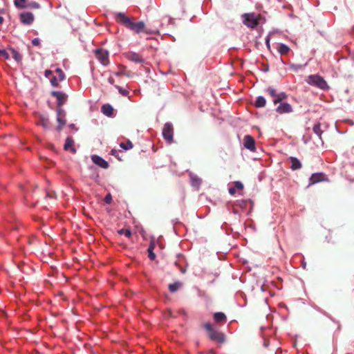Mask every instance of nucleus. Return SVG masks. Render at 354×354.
Here are the masks:
<instances>
[{
	"label": "nucleus",
	"instance_id": "obj_1",
	"mask_svg": "<svg viewBox=\"0 0 354 354\" xmlns=\"http://www.w3.org/2000/svg\"><path fill=\"white\" fill-rule=\"evenodd\" d=\"M243 23L250 28H255L259 24L261 17L254 13H245L242 15Z\"/></svg>",
	"mask_w": 354,
	"mask_h": 354
},
{
	"label": "nucleus",
	"instance_id": "obj_2",
	"mask_svg": "<svg viewBox=\"0 0 354 354\" xmlns=\"http://www.w3.org/2000/svg\"><path fill=\"white\" fill-rule=\"evenodd\" d=\"M307 82L309 84L316 86L321 89L324 90L328 88L324 79L318 75H312L308 76Z\"/></svg>",
	"mask_w": 354,
	"mask_h": 354
},
{
	"label": "nucleus",
	"instance_id": "obj_3",
	"mask_svg": "<svg viewBox=\"0 0 354 354\" xmlns=\"http://www.w3.org/2000/svg\"><path fill=\"white\" fill-rule=\"evenodd\" d=\"M205 328L208 331L209 337L212 340L216 341L220 343H222L225 341L224 335L222 333L214 330L210 324H205Z\"/></svg>",
	"mask_w": 354,
	"mask_h": 354
},
{
	"label": "nucleus",
	"instance_id": "obj_4",
	"mask_svg": "<svg viewBox=\"0 0 354 354\" xmlns=\"http://www.w3.org/2000/svg\"><path fill=\"white\" fill-rule=\"evenodd\" d=\"M95 56L99 62L106 66L109 64V52L104 49L95 50Z\"/></svg>",
	"mask_w": 354,
	"mask_h": 354
},
{
	"label": "nucleus",
	"instance_id": "obj_5",
	"mask_svg": "<svg viewBox=\"0 0 354 354\" xmlns=\"http://www.w3.org/2000/svg\"><path fill=\"white\" fill-rule=\"evenodd\" d=\"M127 28L137 34L141 32H145L148 33L145 29V24L143 21L133 22L131 21Z\"/></svg>",
	"mask_w": 354,
	"mask_h": 354
},
{
	"label": "nucleus",
	"instance_id": "obj_6",
	"mask_svg": "<svg viewBox=\"0 0 354 354\" xmlns=\"http://www.w3.org/2000/svg\"><path fill=\"white\" fill-rule=\"evenodd\" d=\"M174 130L171 123L167 122L162 129V136L169 142L173 140Z\"/></svg>",
	"mask_w": 354,
	"mask_h": 354
},
{
	"label": "nucleus",
	"instance_id": "obj_7",
	"mask_svg": "<svg viewBox=\"0 0 354 354\" xmlns=\"http://www.w3.org/2000/svg\"><path fill=\"white\" fill-rule=\"evenodd\" d=\"M57 76H53L50 79V83L53 86H58L59 83L63 81L65 78V75L61 68H56L55 71Z\"/></svg>",
	"mask_w": 354,
	"mask_h": 354
},
{
	"label": "nucleus",
	"instance_id": "obj_8",
	"mask_svg": "<svg viewBox=\"0 0 354 354\" xmlns=\"http://www.w3.org/2000/svg\"><path fill=\"white\" fill-rule=\"evenodd\" d=\"M19 18L21 22L25 25H30L32 24L35 19L33 14L29 12L21 13L19 16Z\"/></svg>",
	"mask_w": 354,
	"mask_h": 354
},
{
	"label": "nucleus",
	"instance_id": "obj_9",
	"mask_svg": "<svg viewBox=\"0 0 354 354\" xmlns=\"http://www.w3.org/2000/svg\"><path fill=\"white\" fill-rule=\"evenodd\" d=\"M244 147L250 150V151H254L255 150V142L254 138L250 136L246 135L244 137Z\"/></svg>",
	"mask_w": 354,
	"mask_h": 354
},
{
	"label": "nucleus",
	"instance_id": "obj_10",
	"mask_svg": "<svg viewBox=\"0 0 354 354\" xmlns=\"http://www.w3.org/2000/svg\"><path fill=\"white\" fill-rule=\"evenodd\" d=\"M91 160L95 165L102 168L106 169L109 167L108 162L97 155H93L91 156Z\"/></svg>",
	"mask_w": 354,
	"mask_h": 354
},
{
	"label": "nucleus",
	"instance_id": "obj_11",
	"mask_svg": "<svg viewBox=\"0 0 354 354\" xmlns=\"http://www.w3.org/2000/svg\"><path fill=\"white\" fill-rule=\"evenodd\" d=\"M277 112L283 114L290 113L292 111V106L288 103H281L276 109Z\"/></svg>",
	"mask_w": 354,
	"mask_h": 354
},
{
	"label": "nucleus",
	"instance_id": "obj_12",
	"mask_svg": "<svg viewBox=\"0 0 354 354\" xmlns=\"http://www.w3.org/2000/svg\"><path fill=\"white\" fill-rule=\"evenodd\" d=\"M52 95L57 98L58 106H61L66 101V95L62 92L53 91Z\"/></svg>",
	"mask_w": 354,
	"mask_h": 354
},
{
	"label": "nucleus",
	"instance_id": "obj_13",
	"mask_svg": "<svg viewBox=\"0 0 354 354\" xmlns=\"http://www.w3.org/2000/svg\"><path fill=\"white\" fill-rule=\"evenodd\" d=\"M117 19L127 28H128L132 21L129 17H127L123 12H118L116 15Z\"/></svg>",
	"mask_w": 354,
	"mask_h": 354
},
{
	"label": "nucleus",
	"instance_id": "obj_14",
	"mask_svg": "<svg viewBox=\"0 0 354 354\" xmlns=\"http://www.w3.org/2000/svg\"><path fill=\"white\" fill-rule=\"evenodd\" d=\"M37 124L41 126L44 129H49L50 127L49 119L45 115H39V121Z\"/></svg>",
	"mask_w": 354,
	"mask_h": 354
},
{
	"label": "nucleus",
	"instance_id": "obj_15",
	"mask_svg": "<svg viewBox=\"0 0 354 354\" xmlns=\"http://www.w3.org/2000/svg\"><path fill=\"white\" fill-rule=\"evenodd\" d=\"M74 141L71 137H68L66 139V142L64 148L66 151H71L73 153L75 152V149L73 147Z\"/></svg>",
	"mask_w": 354,
	"mask_h": 354
},
{
	"label": "nucleus",
	"instance_id": "obj_16",
	"mask_svg": "<svg viewBox=\"0 0 354 354\" xmlns=\"http://www.w3.org/2000/svg\"><path fill=\"white\" fill-rule=\"evenodd\" d=\"M63 113H64V111L60 108H59L57 110V122H59V125L57 127L58 129H61L66 123L65 120L62 118Z\"/></svg>",
	"mask_w": 354,
	"mask_h": 354
},
{
	"label": "nucleus",
	"instance_id": "obj_17",
	"mask_svg": "<svg viewBox=\"0 0 354 354\" xmlns=\"http://www.w3.org/2000/svg\"><path fill=\"white\" fill-rule=\"evenodd\" d=\"M290 162L291 163L290 168L292 170H297L301 167V163L299 159L295 157H290Z\"/></svg>",
	"mask_w": 354,
	"mask_h": 354
},
{
	"label": "nucleus",
	"instance_id": "obj_18",
	"mask_svg": "<svg viewBox=\"0 0 354 354\" xmlns=\"http://www.w3.org/2000/svg\"><path fill=\"white\" fill-rule=\"evenodd\" d=\"M324 180V174L322 173L313 174L310 178L311 184H315Z\"/></svg>",
	"mask_w": 354,
	"mask_h": 354
},
{
	"label": "nucleus",
	"instance_id": "obj_19",
	"mask_svg": "<svg viewBox=\"0 0 354 354\" xmlns=\"http://www.w3.org/2000/svg\"><path fill=\"white\" fill-rule=\"evenodd\" d=\"M102 112L106 116H111L113 115V109L109 104H104L102 106Z\"/></svg>",
	"mask_w": 354,
	"mask_h": 354
},
{
	"label": "nucleus",
	"instance_id": "obj_20",
	"mask_svg": "<svg viewBox=\"0 0 354 354\" xmlns=\"http://www.w3.org/2000/svg\"><path fill=\"white\" fill-rule=\"evenodd\" d=\"M266 100L265 99V97H263V96H259L257 97L256 101H255V106L257 107H264L266 106Z\"/></svg>",
	"mask_w": 354,
	"mask_h": 354
},
{
	"label": "nucleus",
	"instance_id": "obj_21",
	"mask_svg": "<svg viewBox=\"0 0 354 354\" xmlns=\"http://www.w3.org/2000/svg\"><path fill=\"white\" fill-rule=\"evenodd\" d=\"M129 58L134 62H136V63H140V62H142V59L141 58V57L137 54V53H131L129 56Z\"/></svg>",
	"mask_w": 354,
	"mask_h": 354
},
{
	"label": "nucleus",
	"instance_id": "obj_22",
	"mask_svg": "<svg viewBox=\"0 0 354 354\" xmlns=\"http://www.w3.org/2000/svg\"><path fill=\"white\" fill-rule=\"evenodd\" d=\"M14 3L17 8H27L26 0H14Z\"/></svg>",
	"mask_w": 354,
	"mask_h": 354
},
{
	"label": "nucleus",
	"instance_id": "obj_23",
	"mask_svg": "<svg viewBox=\"0 0 354 354\" xmlns=\"http://www.w3.org/2000/svg\"><path fill=\"white\" fill-rule=\"evenodd\" d=\"M289 50H290L289 47L288 46H286V44H280L279 45L278 50H279V53L281 55L286 54L287 53H288Z\"/></svg>",
	"mask_w": 354,
	"mask_h": 354
},
{
	"label": "nucleus",
	"instance_id": "obj_24",
	"mask_svg": "<svg viewBox=\"0 0 354 354\" xmlns=\"http://www.w3.org/2000/svg\"><path fill=\"white\" fill-rule=\"evenodd\" d=\"M286 95L285 93H278L277 95V97L276 98H274L273 99V102L274 104H277L279 103V102H281V100H284L286 98Z\"/></svg>",
	"mask_w": 354,
	"mask_h": 354
},
{
	"label": "nucleus",
	"instance_id": "obj_25",
	"mask_svg": "<svg viewBox=\"0 0 354 354\" xmlns=\"http://www.w3.org/2000/svg\"><path fill=\"white\" fill-rule=\"evenodd\" d=\"M214 318L216 322L225 321L226 317L223 313H216L214 315Z\"/></svg>",
	"mask_w": 354,
	"mask_h": 354
},
{
	"label": "nucleus",
	"instance_id": "obj_26",
	"mask_svg": "<svg viewBox=\"0 0 354 354\" xmlns=\"http://www.w3.org/2000/svg\"><path fill=\"white\" fill-rule=\"evenodd\" d=\"M120 147L124 150H129L133 148V144L130 140H128L126 143L121 142Z\"/></svg>",
	"mask_w": 354,
	"mask_h": 354
},
{
	"label": "nucleus",
	"instance_id": "obj_27",
	"mask_svg": "<svg viewBox=\"0 0 354 354\" xmlns=\"http://www.w3.org/2000/svg\"><path fill=\"white\" fill-rule=\"evenodd\" d=\"M191 182L192 185L194 187H199L201 185V180L200 178H198L196 176H192L191 177Z\"/></svg>",
	"mask_w": 354,
	"mask_h": 354
},
{
	"label": "nucleus",
	"instance_id": "obj_28",
	"mask_svg": "<svg viewBox=\"0 0 354 354\" xmlns=\"http://www.w3.org/2000/svg\"><path fill=\"white\" fill-rule=\"evenodd\" d=\"M313 130L315 134L321 136L322 131L321 130V125L319 123L315 124L313 128Z\"/></svg>",
	"mask_w": 354,
	"mask_h": 354
},
{
	"label": "nucleus",
	"instance_id": "obj_29",
	"mask_svg": "<svg viewBox=\"0 0 354 354\" xmlns=\"http://www.w3.org/2000/svg\"><path fill=\"white\" fill-rule=\"evenodd\" d=\"M11 51H12V53L13 58L17 62H19L21 60V57L20 54L14 48H12Z\"/></svg>",
	"mask_w": 354,
	"mask_h": 354
},
{
	"label": "nucleus",
	"instance_id": "obj_30",
	"mask_svg": "<svg viewBox=\"0 0 354 354\" xmlns=\"http://www.w3.org/2000/svg\"><path fill=\"white\" fill-rule=\"evenodd\" d=\"M120 234H124L127 237H130L131 235V232L129 229H122L118 231Z\"/></svg>",
	"mask_w": 354,
	"mask_h": 354
},
{
	"label": "nucleus",
	"instance_id": "obj_31",
	"mask_svg": "<svg viewBox=\"0 0 354 354\" xmlns=\"http://www.w3.org/2000/svg\"><path fill=\"white\" fill-rule=\"evenodd\" d=\"M153 246L152 245H149V247L148 248V252H149V258L151 260H153L156 257V255H155L154 252H153Z\"/></svg>",
	"mask_w": 354,
	"mask_h": 354
},
{
	"label": "nucleus",
	"instance_id": "obj_32",
	"mask_svg": "<svg viewBox=\"0 0 354 354\" xmlns=\"http://www.w3.org/2000/svg\"><path fill=\"white\" fill-rule=\"evenodd\" d=\"M179 286H180L179 283H174L172 284H169V289L171 292H176L178 289Z\"/></svg>",
	"mask_w": 354,
	"mask_h": 354
},
{
	"label": "nucleus",
	"instance_id": "obj_33",
	"mask_svg": "<svg viewBox=\"0 0 354 354\" xmlns=\"http://www.w3.org/2000/svg\"><path fill=\"white\" fill-rule=\"evenodd\" d=\"M267 92L273 97V99L276 98L277 93L273 88L269 87L267 89Z\"/></svg>",
	"mask_w": 354,
	"mask_h": 354
},
{
	"label": "nucleus",
	"instance_id": "obj_34",
	"mask_svg": "<svg viewBox=\"0 0 354 354\" xmlns=\"http://www.w3.org/2000/svg\"><path fill=\"white\" fill-rule=\"evenodd\" d=\"M27 8H34V9H38L40 8V6L37 2H31L28 4H27Z\"/></svg>",
	"mask_w": 354,
	"mask_h": 354
},
{
	"label": "nucleus",
	"instance_id": "obj_35",
	"mask_svg": "<svg viewBox=\"0 0 354 354\" xmlns=\"http://www.w3.org/2000/svg\"><path fill=\"white\" fill-rule=\"evenodd\" d=\"M0 56L3 57L6 59H9V55H8V52L4 49H2L0 51Z\"/></svg>",
	"mask_w": 354,
	"mask_h": 354
},
{
	"label": "nucleus",
	"instance_id": "obj_36",
	"mask_svg": "<svg viewBox=\"0 0 354 354\" xmlns=\"http://www.w3.org/2000/svg\"><path fill=\"white\" fill-rule=\"evenodd\" d=\"M112 201V196L110 194H108L104 198V202L107 204L111 203Z\"/></svg>",
	"mask_w": 354,
	"mask_h": 354
},
{
	"label": "nucleus",
	"instance_id": "obj_37",
	"mask_svg": "<svg viewBox=\"0 0 354 354\" xmlns=\"http://www.w3.org/2000/svg\"><path fill=\"white\" fill-rule=\"evenodd\" d=\"M118 89V91L120 92V93H121L122 95L125 96L128 94V91L125 89H123L119 86H116Z\"/></svg>",
	"mask_w": 354,
	"mask_h": 354
},
{
	"label": "nucleus",
	"instance_id": "obj_38",
	"mask_svg": "<svg viewBox=\"0 0 354 354\" xmlns=\"http://www.w3.org/2000/svg\"><path fill=\"white\" fill-rule=\"evenodd\" d=\"M52 74H53V72L50 70H46L45 71V77L47 78H49L50 80L52 78V77H51Z\"/></svg>",
	"mask_w": 354,
	"mask_h": 354
},
{
	"label": "nucleus",
	"instance_id": "obj_39",
	"mask_svg": "<svg viewBox=\"0 0 354 354\" xmlns=\"http://www.w3.org/2000/svg\"><path fill=\"white\" fill-rule=\"evenodd\" d=\"M32 44L33 46H39L40 44V40L38 38H35L32 40Z\"/></svg>",
	"mask_w": 354,
	"mask_h": 354
},
{
	"label": "nucleus",
	"instance_id": "obj_40",
	"mask_svg": "<svg viewBox=\"0 0 354 354\" xmlns=\"http://www.w3.org/2000/svg\"><path fill=\"white\" fill-rule=\"evenodd\" d=\"M235 187L239 189H242L243 188V184L241 182L236 181L235 183Z\"/></svg>",
	"mask_w": 354,
	"mask_h": 354
},
{
	"label": "nucleus",
	"instance_id": "obj_41",
	"mask_svg": "<svg viewBox=\"0 0 354 354\" xmlns=\"http://www.w3.org/2000/svg\"><path fill=\"white\" fill-rule=\"evenodd\" d=\"M266 46L267 47L269 48H270V36H267L266 38Z\"/></svg>",
	"mask_w": 354,
	"mask_h": 354
},
{
	"label": "nucleus",
	"instance_id": "obj_42",
	"mask_svg": "<svg viewBox=\"0 0 354 354\" xmlns=\"http://www.w3.org/2000/svg\"><path fill=\"white\" fill-rule=\"evenodd\" d=\"M108 82L113 85L114 84V82H115V80H114V78L113 77H109V79H108Z\"/></svg>",
	"mask_w": 354,
	"mask_h": 354
},
{
	"label": "nucleus",
	"instance_id": "obj_43",
	"mask_svg": "<svg viewBox=\"0 0 354 354\" xmlns=\"http://www.w3.org/2000/svg\"><path fill=\"white\" fill-rule=\"evenodd\" d=\"M229 192L230 194H234L235 193V188L231 187L229 189Z\"/></svg>",
	"mask_w": 354,
	"mask_h": 354
},
{
	"label": "nucleus",
	"instance_id": "obj_44",
	"mask_svg": "<svg viewBox=\"0 0 354 354\" xmlns=\"http://www.w3.org/2000/svg\"><path fill=\"white\" fill-rule=\"evenodd\" d=\"M123 74H124V73L122 71H118V72L115 73V76H120Z\"/></svg>",
	"mask_w": 354,
	"mask_h": 354
},
{
	"label": "nucleus",
	"instance_id": "obj_45",
	"mask_svg": "<svg viewBox=\"0 0 354 354\" xmlns=\"http://www.w3.org/2000/svg\"><path fill=\"white\" fill-rule=\"evenodd\" d=\"M3 21V19L2 17H0V24H2Z\"/></svg>",
	"mask_w": 354,
	"mask_h": 354
},
{
	"label": "nucleus",
	"instance_id": "obj_46",
	"mask_svg": "<svg viewBox=\"0 0 354 354\" xmlns=\"http://www.w3.org/2000/svg\"><path fill=\"white\" fill-rule=\"evenodd\" d=\"M302 266H303V268H305L306 266V262H303L302 263Z\"/></svg>",
	"mask_w": 354,
	"mask_h": 354
},
{
	"label": "nucleus",
	"instance_id": "obj_47",
	"mask_svg": "<svg viewBox=\"0 0 354 354\" xmlns=\"http://www.w3.org/2000/svg\"><path fill=\"white\" fill-rule=\"evenodd\" d=\"M2 49H0V51Z\"/></svg>",
	"mask_w": 354,
	"mask_h": 354
}]
</instances>
